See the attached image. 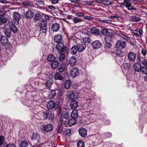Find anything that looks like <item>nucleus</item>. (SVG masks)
Masks as SVG:
<instances>
[{
	"instance_id": "nucleus-38",
	"label": "nucleus",
	"mask_w": 147,
	"mask_h": 147,
	"mask_svg": "<svg viewBox=\"0 0 147 147\" xmlns=\"http://www.w3.org/2000/svg\"><path fill=\"white\" fill-rule=\"evenodd\" d=\"M115 54L117 56L121 57L123 55L124 53L121 50H117L116 51Z\"/></svg>"
},
{
	"instance_id": "nucleus-63",
	"label": "nucleus",
	"mask_w": 147,
	"mask_h": 147,
	"mask_svg": "<svg viewBox=\"0 0 147 147\" xmlns=\"http://www.w3.org/2000/svg\"><path fill=\"white\" fill-rule=\"evenodd\" d=\"M48 111L46 112H44L43 113V116L44 118V119H46L48 117Z\"/></svg>"
},
{
	"instance_id": "nucleus-30",
	"label": "nucleus",
	"mask_w": 147,
	"mask_h": 147,
	"mask_svg": "<svg viewBox=\"0 0 147 147\" xmlns=\"http://www.w3.org/2000/svg\"><path fill=\"white\" fill-rule=\"evenodd\" d=\"M39 138V136L38 134L36 133H34L32 136V140L33 141H37L38 142Z\"/></svg>"
},
{
	"instance_id": "nucleus-39",
	"label": "nucleus",
	"mask_w": 147,
	"mask_h": 147,
	"mask_svg": "<svg viewBox=\"0 0 147 147\" xmlns=\"http://www.w3.org/2000/svg\"><path fill=\"white\" fill-rule=\"evenodd\" d=\"M59 53L60 54L59 57V60L61 61H63L65 59V54L63 53Z\"/></svg>"
},
{
	"instance_id": "nucleus-33",
	"label": "nucleus",
	"mask_w": 147,
	"mask_h": 147,
	"mask_svg": "<svg viewBox=\"0 0 147 147\" xmlns=\"http://www.w3.org/2000/svg\"><path fill=\"white\" fill-rule=\"evenodd\" d=\"M48 117L50 120H53L54 118V114L51 111H48Z\"/></svg>"
},
{
	"instance_id": "nucleus-8",
	"label": "nucleus",
	"mask_w": 147,
	"mask_h": 147,
	"mask_svg": "<svg viewBox=\"0 0 147 147\" xmlns=\"http://www.w3.org/2000/svg\"><path fill=\"white\" fill-rule=\"evenodd\" d=\"M125 42L124 41L121 42L120 40H118L117 42L115 45L117 48L122 49L125 47Z\"/></svg>"
},
{
	"instance_id": "nucleus-7",
	"label": "nucleus",
	"mask_w": 147,
	"mask_h": 147,
	"mask_svg": "<svg viewBox=\"0 0 147 147\" xmlns=\"http://www.w3.org/2000/svg\"><path fill=\"white\" fill-rule=\"evenodd\" d=\"M77 47L79 52H82L84 51L86 48V45L83 42L77 43Z\"/></svg>"
},
{
	"instance_id": "nucleus-36",
	"label": "nucleus",
	"mask_w": 147,
	"mask_h": 147,
	"mask_svg": "<svg viewBox=\"0 0 147 147\" xmlns=\"http://www.w3.org/2000/svg\"><path fill=\"white\" fill-rule=\"evenodd\" d=\"M47 59L48 61L52 62L55 59V58L53 55L51 54L48 56Z\"/></svg>"
},
{
	"instance_id": "nucleus-54",
	"label": "nucleus",
	"mask_w": 147,
	"mask_h": 147,
	"mask_svg": "<svg viewBox=\"0 0 147 147\" xmlns=\"http://www.w3.org/2000/svg\"><path fill=\"white\" fill-rule=\"evenodd\" d=\"M36 4L38 5H43L44 4V3L42 1H38L36 2Z\"/></svg>"
},
{
	"instance_id": "nucleus-17",
	"label": "nucleus",
	"mask_w": 147,
	"mask_h": 147,
	"mask_svg": "<svg viewBox=\"0 0 147 147\" xmlns=\"http://www.w3.org/2000/svg\"><path fill=\"white\" fill-rule=\"evenodd\" d=\"M62 40L61 36L59 34H57L55 35L54 37V40L56 42L60 43L61 42V41Z\"/></svg>"
},
{
	"instance_id": "nucleus-53",
	"label": "nucleus",
	"mask_w": 147,
	"mask_h": 147,
	"mask_svg": "<svg viewBox=\"0 0 147 147\" xmlns=\"http://www.w3.org/2000/svg\"><path fill=\"white\" fill-rule=\"evenodd\" d=\"M65 69V66H64L61 65L59 68V71L60 73H62L63 72Z\"/></svg>"
},
{
	"instance_id": "nucleus-60",
	"label": "nucleus",
	"mask_w": 147,
	"mask_h": 147,
	"mask_svg": "<svg viewBox=\"0 0 147 147\" xmlns=\"http://www.w3.org/2000/svg\"><path fill=\"white\" fill-rule=\"evenodd\" d=\"M47 7L48 8L52 11H53L56 9V7L53 5H48L47 6Z\"/></svg>"
},
{
	"instance_id": "nucleus-1",
	"label": "nucleus",
	"mask_w": 147,
	"mask_h": 147,
	"mask_svg": "<svg viewBox=\"0 0 147 147\" xmlns=\"http://www.w3.org/2000/svg\"><path fill=\"white\" fill-rule=\"evenodd\" d=\"M47 22L46 21H41L39 23L38 25L40 27V32L45 33L47 30Z\"/></svg>"
},
{
	"instance_id": "nucleus-34",
	"label": "nucleus",
	"mask_w": 147,
	"mask_h": 147,
	"mask_svg": "<svg viewBox=\"0 0 147 147\" xmlns=\"http://www.w3.org/2000/svg\"><path fill=\"white\" fill-rule=\"evenodd\" d=\"M67 97H68L70 99H72L74 98L75 95L74 92L72 91H69L67 94Z\"/></svg>"
},
{
	"instance_id": "nucleus-18",
	"label": "nucleus",
	"mask_w": 147,
	"mask_h": 147,
	"mask_svg": "<svg viewBox=\"0 0 147 147\" xmlns=\"http://www.w3.org/2000/svg\"><path fill=\"white\" fill-rule=\"evenodd\" d=\"M44 130L46 131H50L53 129V125L51 124L46 125L44 127Z\"/></svg>"
},
{
	"instance_id": "nucleus-26",
	"label": "nucleus",
	"mask_w": 147,
	"mask_h": 147,
	"mask_svg": "<svg viewBox=\"0 0 147 147\" xmlns=\"http://www.w3.org/2000/svg\"><path fill=\"white\" fill-rule=\"evenodd\" d=\"M56 94L55 90H50L49 91V98H53L55 96Z\"/></svg>"
},
{
	"instance_id": "nucleus-21",
	"label": "nucleus",
	"mask_w": 147,
	"mask_h": 147,
	"mask_svg": "<svg viewBox=\"0 0 147 147\" xmlns=\"http://www.w3.org/2000/svg\"><path fill=\"white\" fill-rule=\"evenodd\" d=\"M78 106L77 101L75 100H72L70 103V107L72 109H76Z\"/></svg>"
},
{
	"instance_id": "nucleus-20",
	"label": "nucleus",
	"mask_w": 147,
	"mask_h": 147,
	"mask_svg": "<svg viewBox=\"0 0 147 147\" xmlns=\"http://www.w3.org/2000/svg\"><path fill=\"white\" fill-rule=\"evenodd\" d=\"M71 116L72 118H74L75 119L77 118L78 117V111L76 110L73 111L71 113Z\"/></svg>"
},
{
	"instance_id": "nucleus-50",
	"label": "nucleus",
	"mask_w": 147,
	"mask_h": 147,
	"mask_svg": "<svg viewBox=\"0 0 147 147\" xmlns=\"http://www.w3.org/2000/svg\"><path fill=\"white\" fill-rule=\"evenodd\" d=\"M103 4L105 5H110L113 4L112 2L110 1L109 0H104Z\"/></svg>"
},
{
	"instance_id": "nucleus-37",
	"label": "nucleus",
	"mask_w": 147,
	"mask_h": 147,
	"mask_svg": "<svg viewBox=\"0 0 147 147\" xmlns=\"http://www.w3.org/2000/svg\"><path fill=\"white\" fill-rule=\"evenodd\" d=\"M41 18V15L40 12L37 13H36L34 16V21L39 20Z\"/></svg>"
},
{
	"instance_id": "nucleus-42",
	"label": "nucleus",
	"mask_w": 147,
	"mask_h": 147,
	"mask_svg": "<svg viewBox=\"0 0 147 147\" xmlns=\"http://www.w3.org/2000/svg\"><path fill=\"white\" fill-rule=\"evenodd\" d=\"M73 21L75 24H76L81 22L82 20L78 18L77 17H75L73 19Z\"/></svg>"
},
{
	"instance_id": "nucleus-19",
	"label": "nucleus",
	"mask_w": 147,
	"mask_h": 147,
	"mask_svg": "<svg viewBox=\"0 0 147 147\" xmlns=\"http://www.w3.org/2000/svg\"><path fill=\"white\" fill-rule=\"evenodd\" d=\"M113 35L111 33H109L108 34L106 35L105 38V42H110L112 40Z\"/></svg>"
},
{
	"instance_id": "nucleus-27",
	"label": "nucleus",
	"mask_w": 147,
	"mask_h": 147,
	"mask_svg": "<svg viewBox=\"0 0 147 147\" xmlns=\"http://www.w3.org/2000/svg\"><path fill=\"white\" fill-rule=\"evenodd\" d=\"M4 33L7 37H10L11 35V30L10 28L5 29L4 31Z\"/></svg>"
},
{
	"instance_id": "nucleus-6",
	"label": "nucleus",
	"mask_w": 147,
	"mask_h": 147,
	"mask_svg": "<svg viewBox=\"0 0 147 147\" xmlns=\"http://www.w3.org/2000/svg\"><path fill=\"white\" fill-rule=\"evenodd\" d=\"M136 54L131 51L129 52L127 54V58L130 61H134L136 59Z\"/></svg>"
},
{
	"instance_id": "nucleus-51",
	"label": "nucleus",
	"mask_w": 147,
	"mask_h": 147,
	"mask_svg": "<svg viewBox=\"0 0 147 147\" xmlns=\"http://www.w3.org/2000/svg\"><path fill=\"white\" fill-rule=\"evenodd\" d=\"M142 72L147 74V67L142 66L141 70Z\"/></svg>"
},
{
	"instance_id": "nucleus-4",
	"label": "nucleus",
	"mask_w": 147,
	"mask_h": 147,
	"mask_svg": "<svg viewBox=\"0 0 147 147\" xmlns=\"http://www.w3.org/2000/svg\"><path fill=\"white\" fill-rule=\"evenodd\" d=\"M92 45L94 49H97L100 47L101 44L99 40H96L93 41L92 43Z\"/></svg>"
},
{
	"instance_id": "nucleus-58",
	"label": "nucleus",
	"mask_w": 147,
	"mask_h": 147,
	"mask_svg": "<svg viewBox=\"0 0 147 147\" xmlns=\"http://www.w3.org/2000/svg\"><path fill=\"white\" fill-rule=\"evenodd\" d=\"M124 67L125 68L127 69L130 67V64L128 63H125L124 64Z\"/></svg>"
},
{
	"instance_id": "nucleus-43",
	"label": "nucleus",
	"mask_w": 147,
	"mask_h": 147,
	"mask_svg": "<svg viewBox=\"0 0 147 147\" xmlns=\"http://www.w3.org/2000/svg\"><path fill=\"white\" fill-rule=\"evenodd\" d=\"M83 40L85 43H90L91 41V39L88 37H84L83 38Z\"/></svg>"
},
{
	"instance_id": "nucleus-11",
	"label": "nucleus",
	"mask_w": 147,
	"mask_h": 147,
	"mask_svg": "<svg viewBox=\"0 0 147 147\" xmlns=\"http://www.w3.org/2000/svg\"><path fill=\"white\" fill-rule=\"evenodd\" d=\"M78 70L77 68H74L71 72V76L73 78H75L78 74Z\"/></svg>"
},
{
	"instance_id": "nucleus-5",
	"label": "nucleus",
	"mask_w": 147,
	"mask_h": 147,
	"mask_svg": "<svg viewBox=\"0 0 147 147\" xmlns=\"http://www.w3.org/2000/svg\"><path fill=\"white\" fill-rule=\"evenodd\" d=\"M0 42L2 45L4 46L9 44L8 39L5 36L3 35L0 39Z\"/></svg>"
},
{
	"instance_id": "nucleus-52",
	"label": "nucleus",
	"mask_w": 147,
	"mask_h": 147,
	"mask_svg": "<svg viewBox=\"0 0 147 147\" xmlns=\"http://www.w3.org/2000/svg\"><path fill=\"white\" fill-rule=\"evenodd\" d=\"M124 2L120 4V7H123L122 6L123 5L127 4V3H129V2H131V0H123Z\"/></svg>"
},
{
	"instance_id": "nucleus-59",
	"label": "nucleus",
	"mask_w": 147,
	"mask_h": 147,
	"mask_svg": "<svg viewBox=\"0 0 147 147\" xmlns=\"http://www.w3.org/2000/svg\"><path fill=\"white\" fill-rule=\"evenodd\" d=\"M65 119L64 120L63 119L61 118L60 119V121L61 122V125L63 126H65L66 123V121L65 120Z\"/></svg>"
},
{
	"instance_id": "nucleus-55",
	"label": "nucleus",
	"mask_w": 147,
	"mask_h": 147,
	"mask_svg": "<svg viewBox=\"0 0 147 147\" xmlns=\"http://www.w3.org/2000/svg\"><path fill=\"white\" fill-rule=\"evenodd\" d=\"M141 52L142 54L144 56V57L146 58V55L147 54L146 51L144 49H142Z\"/></svg>"
},
{
	"instance_id": "nucleus-23",
	"label": "nucleus",
	"mask_w": 147,
	"mask_h": 147,
	"mask_svg": "<svg viewBox=\"0 0 147 147\" xmlns=\"http://www.w3.org/2000/svg\"><path fill=\"white\" fill-rule=\"evenodd\" d=\"M123 6H125L127 8V10L130 11L131 10H136V9L134 8L131 5L130 3H127L125 4Z\"/></svg>"
},
{
	"instance_id": "nucleus-25",
	"label": "nucleus",
	"mask_w": 147,
	"mask_h": 147,
	"mask_svg": "<svg viewBox=\"0 0 147 147\" xmlns=\"http://www.w3.org/2000/svg\"><path fill=\"white\" fill-rule=\"evenodd\" d=\"M142 29H140L139 30H134L133 31V33L135 35L140 37L142 34Z\"/></svg>"
},
{
	"instance_id": "nucleus-44",
	"label": "nucleus",
	"mask_w": 147,
	"mask_h": 147,
	"mask_svg": "<svg viewBox=\"0 0 147 147\" xmlns=\"http://www.w3.org/2000/svg\"><path fill=\"white\" fill-rule=\"evenodd\" d=\"M131 20L133 22H137L140 21L141 20V18L138 17L133 16L131 18Z\"/></svg>"
},
{
	"instance_id": "nucleus-28",
	"label": "nucleus",
	"mask_w": 147,
	"mask_h": 147,
	"mask_svg": "<svg viewBox=\"0 0 147 147\" xmlns=\"http://www.w3.org/2000/svg\"><path fill=\"white\" fill-rule=\"evenodd\" d=\"M54 76V79L56 80H61L63 79V77L61 74L58 73H55Z\"/></svg>"
},
{
	"instance_id": "nucleus-49",
	"label": "nucleus",
	"mask_w": 147,
	"mask_h": 147,
	"mask_svg": "<svg viewBox=\"0 0 147 147\" xmlns=\"http://www.w3.org/2000/svg\"><path fill=\"white\" fill-rule=\"evenodd\" d=\"M101 33L102 35H107L109 33L108 32V30L106 29H104L102 30Z\"/></svg>"
},
{
	"instance_id": "nucleus-62",
	"label": "nucleus",
	"mask_w": 147,
	"mask_h": 147,
	"mask_svg": "<svg viewBox=\"0 0 147 147\" xmlns=\"http://www.w3.org/2000/svg\"><path fill=\"white\" fill-rule=\"evenodd\" d=\"M105 45L106 47L107 48H110L111 47V45L110 42H105Z\"/></svg>"
},
{
	"instance_id": "nucleus-45",
	"label": "nucleus",
	"mask_w": 147,
	"mask_h": 147,
	"mask_svg": "<svg viewBox=\"0 0 147 147\" xmlns=\"http://www.w3.org/2000/svg\"><path fill=\"white\" fill-rule=\"evenodd\" d=\"M100 22H101L106 23L107 24H109L111 23L112 21L111 20H101L100 19L99 20Z\"/></svg>"
},
{
	"instance_id": "nucleus-10",
	"label": "nucleus",
	"mask_w": 147,
	"mask_h": 147,
	"mask_svg": "<svg viewBox=\"0 0 147 147\" xmlns=\"http://www.w3.org/2000/svg\"><path fill=\"white\" fill-rule=\"evenodd\" d=\"M142 67L141 64L139 62L136 63L134 65V69L136 71L139 72L141 71Z\"/></svg>"
},
{
	"instance_id": "nucleus-31",
	"label": "nucleus",
	"mask_w": 147,
	"mask_h": 147,
	"mask_svg": "<svg viewBox=\"0 0 147 147\" xmlns=\"http://www.w3.org/2000/svg\"><path fill=\"white\" fill-rule=\"evenodd\" d=\"M51 64V68L53 69L56 68L59 65V62L57 61H54L52 62Z\"/></svg>"
},
{
	"instance_id": "nucleus-35",
	"label": "nucleus",
	"mask_w": 147,
	"mask_h": 147,
	"mask_svg": "<svg viewBox=\"0 0 147 147\" xmlns=\"http://www.w3.org/2000/svg\"><path fill=\"white\" fill-rule=\"evenodd\" d=\"M76 122V119L72 118V119L69 121L68 123L70 126H71L74 125Z\"/></svg>"
},
{
	"instance_id": "nucleus-15",
	"label": "nucleus",
	"mask_w": 147,
	"mask_h": 147,
	"mask_svg": "<svg viewBox=\"0 0 147 147\" xmlns=\"http://www.w3.org/2000/svg\"><path fill=\"white\" fill-rule=\"evenodd\" d=\"M34 16V13L31 10H29L26 11V16L27 18H31Z\"/></svg>"
},
{
	"instance_id": "nucleus-32",
	"label": "nucleus",
	"mask_w": 147,
	"mask_h": 147,
	"mask_svg": "<svg viewBox=\"0 0 147 147\" xmlns=\"http://www.w3.org/2000/svg\"><path fill=\"white\" fill-rule=\"evenodd\" d=\"M90 102V100H88L84 104V106L85 109H87L90 108L92 107V104Z\"/></svg>"
},
{
	"instance_id": "nucleus-3",
	"label": "nucleus",
	"mask_w": 147,
	"mask_h": 147,
	"mask_svg": "<svg viewBox=\"0 0 147 147\" xmlns=\"http://www.w3.org/2000/svg\"><path fill=\"white\" fill-rule=\"evenodd\" d=\"M58 105L57 103H55L53 101L49 100L47 105V107L48 109H50L54 108L56 109L58 107Z\"/></svg>"
},
{
	"instance_id": "nucleus-2",
	"label": "nucleus",
	"mask_w": 147,
	"mask_h": 147,
	"mask_svg": "<svg viewBox=\"0 0 147 147\" xmlns=\"http://www.w3.org/2000/svg\"><path fill=\"white\" fill-rule=\"evenodd\" d=\"M56 48L59 53L64 52L66 50V48L62 42L58 43L56 46Z\"/></svg>"
},
{
	"instance_id": "nucleus-14",
	"label": "nucleus",
	"mask_w": 147,
	"mask_h": 147,
	"mask_svg": "<svg viewBox=\"0 0 147 147\" xmlns=\"http://www.w3.org/2000/svg\"><path fill=\"white\" fill-rule=\"evenodd\" d=\"M59 24L57 23H55L52 25L51 29L54 32H56L59 30Z\"/></svg>"
},
{
	"instance_id": "nucleus-41",
	"label": "nucleus",
	"mask_w": 147,
	"mask_h": 147,
	"mask_svg": "<svg viewBox=\"0 0 147 147\" xmlns=\"http://www.w3.org/2000/svg\"><path fill=\"white\" fill-rule=\"evenodd\" d=\"M28 146V143L26 141H23L20 145L19 147H27Z\"/></svg>"
},
{
	"instance_id": "nucleus-64",
	"label": "nucleus",
	"mask_w": 147,
	"mask_h": 147,
	"mask_svg": "<svg viewBox=\"0 0 147 147\" xmlns=\"http://www.w3.org/2000/svg\"><path fill=\"white\" fill-rule=\"evenodd\" d=\"M5 147H16V146L14 144H7Z\"/></svg>"
},
{
	"instance_id": "nucleus-29",
	"label": "nucleus",
	"mask_w": 147,
	"mask_h": 147,
	"mask_svg": "<svg viewBox=\"0 0 147 147\" xmlns=\"http://www.w3.org/2000/svg\"><path fill=\"white\" fill-rule=\"evenodd\" d=\"M71 83L69 80H67L65 82L64 87L66 89H68L71 86Z\"/></svg>"
},
{
	"instance_id": "nucleus-22",
	"label": "nucleus",
	"mask_w": 147,
	"mask_h": 147,
	"mask_svg": "<svg viewBox=\"0 0 147 147\" xmlns=\"http://www.w3.org/2000/svg\"><path fill=\"white\" fill-rule=\"evenodd\" d=\"M76 58L74 56L70 58L69 63L71 66H73L74 65L76 64Z\"/></svg>"
},
{
	"instance_id": "nucleus-9",
	"label": "nucleus",
	"mask_w": 147,
	"mask_h": 147,
	"mask_svg": "<svg viewBox=\"0 0 147 147\" xmlns=\"http://www.w3.org/2000/svg\"><path fill=\"white\" fill-rule=\"evenodd\" d=\"M21 15L18 12H15L13 14V20L14 21L18 22L21 18Z\"/></svg>"
},
{
	"instance_id": "nucleus-12",
	"label": "nucleus",
	"mask_w": 147,
	"mask_h": 147,
	"mask_svg": "<svg viewBox=\"0 0 147 147\" xmlns=\"http://www.w3.org/2000/svg\"><path fill=\"white\" fill-rule=\"evenodd\" d=\"M79 132L80 135L82 137H85L87 135V131L86 130L83 128L79 129Z\"/></svg>"
},
{
	"instance_id": "nucleus-16",
	"label": "nucleus",
	"mask_w": 147,
	"mask_h": 147,
	"mask_svg": "<svg viewBox=\"0 0 147 147\" xmlns=\"http://www.w3.org/2000/svg\"><path fill=\"white\" fill-rule=\"evenodd\" d=\"M78 51V49L77 46L74 45L71 49L70 52L72 55H74L76 54Z\"/></svg>"
},
{
	"instance_id": "nucleus-61",
	"label": "nucleus",
	"mask_w": 147,
	"mask_h": 147,
	"mask_svg": "<svg viewBox=\"0 0 147 147\" xmlns=\"http://www.w3.org/2000/svg\"><path fill=\"white\" fill-rule=\"evenodd\" d=\"M22 4L24 6L28 7L30 6V3L28 1H24L23 2Z\"/></svg>"
},
{
	"instance_id": "nucleus-56",
	"label": "nucleus",
	"mask_w": 147,
	"mask_h": 147,
	"mask_svg": "<svg viewBox=\"0 0 147 147\" xmlns=\"http://www.w3.org/2000/svg\"><path fill=\"white\" fill-rule=\"evenodd\" d=\"M64 132L67 135H69L71 133V130L70 129H66Z\"/></svg>"
},
{
	"instance_id": "nucleus-57",
	"label": "nucleus",
	"mask_w": 147,
	"mask_h": 147,
	"mask_svg": "<svg viewBox=\"0 0 147 147\" xmlns=\"http://www.w3.org/2000/svg\"><path fill=\"white\" fill-rule=\"evenodd\" d=\"M57 132L58 133H61L62 131V126L61 125H60L59 127H58L57 130Z\"/></svg>"
},
{
	"instance_id": "nucleus-13",
	"label": "nucleus",
	"mask_w": 147,
	"mask_h": 147,
	"mask_svg": "<svg viewBox=\"0 0 147 147\" xmlns=\"http://www.w3.org/2000/svg\"><path fill=\"white\" fill-rule=\"evenodd\" d=\"M9 26L10 28V30L13 32L16 33L17 32V28L15 24H13V22H10L9 23Z\"/></svg>"
},
{
	"instance_id": "nucleus-24",
	"label": "nucleus",
	"mask_w": 147,
	"mask_h": 147,
	"mask_svg": "<svg viewBox=\"0 0 147 147\" xmlns=\"http://www.w3.org/2000/svg\"><path fill=\"white\" fill-rule=\"evenodd\" d=\"M90 32L91 33L94 34L96 35H98L100 34L99 30L95 27L91 28Z\"/></svg>"
},
{
	"instance_id": "nucleus-48",
	"label": "nucleus",
	"mask_w": 147,
	"mask_h": 147,
	"mask_svg": "<svg viewBox=\"0 0 147 147\" xmlns=\"http://www.w3.org/2000/svg\"><path fill=\"white\" fill-rule=\"evenodd\" d=\"M142 64L144 66V67H147V61L145 58H143L141 61Z\"/></svg>"
},
{
	"instance_id": "nucleus-46",
	"label": "nucleus",
	"mask_w": 147,
	"mask_h": 147,
	"mask_svg": "<svg viewBox=\"0 0 147 147\" xmlns=\"http://www.w3.org/2000/svg\"><path fill=\"white\" fill-rule=\"evenodd\" d=\"M4 137L2 136H0V146L4 144L5 143Z\"/></svg>"
},
{
	"instance_id": "nucleus-40",
	"label": "nucleus",
	"mask_w": 147,
	"mask_h": 147,
	"mask_svg": "<svg viewBox=\"0 0 147 147\" xmlns=\"http://www.w3.org/2000/svg\"><path fill=\"white\" fill-rule=\"evenodd\" d=\"M53 84L52 80H47L45 84L46 87L49 88L51 87Z\"/></svg>"
},
{
	"instance_id": "nucleus-47",
	"label": "nucleus",
	"mask_w": 147,
	"mask_h": 147,
	"mask_svg": "<svg viewBox=\"0 0 147 147\" xmlns=\"http://www.w3.org/2000/svg\"><path fill=\"white\" fill-rule=\"evenodd\" d=\"M77 146L78 147H84V144L82 141H79L77 143Z\"/></svg>"
}]
</instances>
